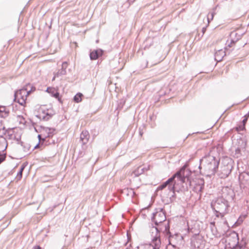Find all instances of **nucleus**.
I'll return each mask as SVG.
<instances>
[{"label": "nucleus", "instance_id": "f257e3e1", "mask_svg": "<svg viewBox=\"0 0 249 249\" xmlns=\"http://www.w3.org/2000/svg\"><path fill=\"white\" fill-rule=\"evenodd\" d=\"M220 159L219 157L208 155L199 160V172L206 177H211L218 172Z\"/></svg>", "mask_w": 249, "mask_h": 249}, {"label": "nucleus", "instance_id": "f03ea898", "mask_svg": "<svg viewBox=\"0 0 249 249\" xmlns=\"http://www.w3.org/2000/svg\"><path fill=\"white\" fill-rule=\"evenodd\" d=\"M191 179L188 178L187 180H177V183L169 184L167 186V190H165L164 195L167 198L168 203H172L176 201L177 196L176 192H185L188 191L189 187L191 185Z\"/></svg>", "mask_w": 249, "mask_h": 249}, {"label": "nucleus", "instance_id": "7ed1b4c3", "mask_svg": "<svg viewBox=\"0 0 249 249\" xmlns=\"http://www.w3.org/2000/svg\"><path fill=\"white\" fill-rule=\"evenodd\" d=\"M152 241L150 244L141 245L137 247V249H160L161 246L160 233L162 232L163 228L160 227L154 226L153 224L149 226Z\"/></svg>", "mask_w": 249, "mask_h": 249}, {"label": "nucleus", "instance_id": "20e7f679", "mask_svg": "<svg viewBox=\"0 0 249 249\" xmlns=\"http://www.w3.org/2000/svg\"><path fill=\"white\" fill-rule=\"evenodd\" d=\"M191 170L187 169L186 165L182 166L178 171L174 174L167 180L163 182L165 185L168 186L169 184H175L177 183V180L180 179L186 180L188 178L191 179Z\"/></svg>", "mask_w": 249, "mask_h": 249}, {"label": "nucleus", "instance_id": "39448f33", "mask_svg": "<svg viewBox=\"0 0 249 249\" xmlns=\"http://www.w3.org/2000/svg\"><path fill=\"white\" fill-rule=\"evenodd\" d=\"M187 232L193 234L191 238V249H204L205 241L203 237L199 235V232L194 233L193 228H190L189 227L187 228Z\"/></svg>", "mask_w": 249, "mask_h": 249}, {"label": "nucleus", "instance_id": "423d86ee", "mask_svg": "<svg viewBox=\"0 0 249 249\" xmlns=\"http://www.w3.org/2000/svg\"><path fill=\"white\" fill-rule=\"evenodd\" d=\"M166 219L164 208H156L152 213L151 220L154 226L161 227V224Z\"/></svg>", "mask_w": 249, "mask_h": 249}, {"label": "nucleus", "instance_id": "0eeeda50", "mask_svg": "<svg viewBox=\"0 0 249 249\" xmlns=\"http://www.w3.org/2000/svg\"><path fill=\"white\" fill-rule=\"evenodd\" d=\"M233 162L231 159L227 157L223 158L219 171V176L221 178H225L229 176L233 168Z\"/></svg>", "mask_w": 249, "mask_h": 249}, {"label": "nucleus", "instance_id": "6e6552de", "mask_svg": "<svg viewBox=\"0 0 249 249\" xmlns=\"http://www.w3.org/2000/svg\"><path fill=\"white\" fill-rule=\"evenodd\" d=\"M193 172L191 171V185L189 187L191 188L192 186V191L197 194H200V196H201V193L203 192L204 189V180L202 178H196V180H194L193 176Z\"/></svg>", "mask_w": 249, "mask_h": 249}, {"label": "nucleus", "instance_id": "1a4fd4ad", "mask_svg": "<svg viewBox=\"0 0 249 249\" xmlns=\"http://www.w3.org/2000/svg\"><path fill=\"white\" fill-rule=\"evenodd\" d=\"M227 200L224 199V197H218L215 201H213L211 203V207L212 209H217L222 212H225L228 213L227 210L230 207Z\"/></svg>", "mask_w": 249, "mask_h": 249}, {"label": "nucleus", "instance_id": "9d476101", "mask_svg": "<svg viewBox=\"0 0 249 249\" xmlns=\"http://www.w3.org/2000/svg\"><path fill=\"white\" fill-rule=\"evenodd\" d=\"M234 241H236L235 237L234 238ZM248 243V241L245 237H242L240 241L237 242H234L231 243H227L225 245V249H245Z\"/></svg>", "mask_w": 249, "mask_h": 249}, {"label": "nucleus", "instance_id": "9b49d317", "mask_svg": "<svg viewBox=\"0 0 249 249\" xmlns=\"http://www.w3.org/2000/svg\"><path fill=\"white\" fill-rule=\"evenodd\" d=\"M28 94L27 93V91H25L22 88L17 90L14 93V99L15 102H17L21 106H24Z\"/></svg>", "mask_w": 249, "mask_h": 249}, {"label": "nucleus", "instance_id": "f8f14e48", "mask_svg": "<svg viewBox=\"0 0 249 249\" xmlns=\"http://www.w3.org/2000/svg\"><path fill=\"white\" fill-rule=\"evenodd\" d=\"M105 51L102 49L98 48L94 50H90L89 53V58L91 61L97 59H103Z\"/></svg>", "mask_w": 249, "mask_h": 249}, {"label": "nucleus", "instance_id": "ddd939ff", "mask_svg": "<svg viewBox=\"0 0 249 249\" xmlns=\"http://www.w3.org/2000/svg\"><path fill=\"white\" fill-rule=\"evenodd\" d=\"M40 127L47 133V135L42 138V143H44L47 145L48 144L47 143V138H52L54 134V132L56 129L53 127H48L43 126H41Z\"/></svg>", "mask_w": 249, "mask_h": 249}, {"label": "nucleus", "instance_id": "4468645a", "mask_svg": "<svg viewBox=\"0 0 249 249\" xmlns=\"http://www.w3.org/2000/svg\"><path fill=\"white\" fill-rule=\"evenodd\" d=\"M235 195L233 190L228 189L226 193L223 192L222 196L221 197H224V199L227 200V202L229 204L234 200Z\"/></svg>", "mask_w": 249, "mask_h": 249}, {"label": "nucleus", "instance_id": "2eb2a0df", "mask_svg": "<svg viewBox=\"0 0 249 249\" xmlns=\"http://www.w3.org/2000/svg\"><path fill=\"white\" fill-rule=\"evenodd\" d=\"M239 179L245 186L249 187V172H243L239 174Z\"/></svg>", "mask_w": 249, "mask_h": 249}, {"label": "nucleus", "instance_id": "dca6fc26", "mask_svg": "<svg viewBox=\"0 0 249 249\" xmlns=\"http://www.w3.org/2000/svg\"><path fill=\"white\" fill-rule=\"evenodd\" d=\"M177 237H179L178 234L170 235L168 236V244L167 246V249H178V248L177 247L174 242V239H175Z\"/></svg>", "mask_w": 249, "mask_h": 249}, {"label": "nucleus", "instance_id": "f3484780", "mask_svg": "<svg viewBox=\"0 0 249 249\" xmlns=\"http://www.w3.org/2000/svg\"><path fill=\"white\" fill-rule=\"evenodd\" d=\"M247 144V140L245 136H239L237 138L235 146L239 147L240 148L246 149Z\"/></svg>", "mask_w": 249, "mask_h": 249}, {"label": "nucleus", "instance_id": "a211bd4d", "mask_svg": "<svg viewBox=\"0 0 249 249\" xmlns=\"http://www.w3.org/2000/svg\"><path fill=\"white\" fill-rule=\"evenodd\" d=\"M244 33H238L235 31L232 32L231 34V43L228 45L229 47H231V44H235V43L241 38Z\"/></svg>", "mask_w": 249, "mask_h": 249}, {"label": "nucleus", "instance_id": "6ab92c4d", "mask_svg": "<svg viewBox=\"0 0 249 249\" xmlns=\"http://www.w3.org/2000/svg\"><path fill=\"white\" fill-rule=\"evenodd\" d=\"M68 67V63L67 61H64L62 63L61 68L55 73V76L58 77L60 76L64 75L66 74V69Z\"/></svg>", "mask_w": 249, "mask_h": 249}, {"label": "nucleus", "instance_id": "aec40b11", "mask_svg": "<svg viewBox=\"0 0 249 249\" xmlns=\"http://www.w3.org/2000/svg\"><path fill=\"white\" fill-rule=\"evenodd\" d=\"M235 237L236 241L235 242H237V241H240L238 236V234L235 231H232L230 234V236L226 240V244L227 243H234V238Z\"/></svg>", "mask_w": 249, "mask_h": 249}, {"label": "nucleus", "instance_id": "412c9836", "mask_svg": "<svg viewBox=\"0 0 249 249\" xmlns=\"http://www.w3.org/2000/svg\"><path fill=\"white\" fill-rule=\"evenodd\" d=\"M161 227L163 228L162 232L166 235L167 236L169 235H172L170 231V221L168 220L166 223H162L161 224Z\"/></svg>", "mask_w": 249, "mask_h": 249}, {"label": "nucleus", "instance_id": "4be33fe9", "mask_svg": "<svg viewBox=\"0 0 249 249\" xmlns=\"http://www.w3.org/2000/svg\"><path fill=\"white\" fill-rule=\"evenodd\" d=\"M227 52L223 51L222 50H219L215 53V60L217 62L221 61L224 56L226 55Z\"/></svg>", "mask_w": 249, "mask_h": 249}, {"label": "nucleus", "instance_id": "5701e85b", "mask_svg": "<svg viewBox=\"0 0 249 249\" xmlns=\"http://www.w3.org/2000/svg\"><path fill=\"white\" fill-rule=\"evenodd\" d=\"M89 135L88 131H82L80 134V141L84 145L86 144L89 141Z\"/></svg>", "mask_w": 249, "mask_h": 249}, {"label": "nucleus", "instance_id": "b1692460", "mask_svg": "<svg viewBox=\"0 0 249 249\" xmlns=\"http://www.w3.org/2000/svg\"><path fill=\"white\" fill-rule=\"evenodd\" d=\"M22 88L25 90V91H27V93L28 95L36 90V88L29 83L26 84Z\"/></svg>", "mask_w": 249, "mask_h": 249}, {"label": "nucleus", "instance_id": "393cba45", "mask_svg": "<svg viewBox=\"0 0 249 249\" xmlns=\"http://www.w3.org/2000/svg\"><path fill=\"white\" fill-rule=\"evenodd\" d=\"M9 110L6 106H0V117L6 118L9 115Z\"/></svg>", "mask_w": 249, "mask_h": 249}, {"label": "nucleus", "instance_id": "a878e982", "mask_svg": "<svg viewBox=\"0 0 249 249\" xmlns=\"http://www.w3.org/2000/svg\"><path fill=\"white\" fill-rule=\"evenodd\" d=\"M46 91L48 93H50L52 97H54L56 99H59V93L58 92L56 91L54 88L51 87H48ZM58 100L59 101V100Z\"/></svg>", "mask_w": 249, "mask_h": 249}, {"label": "nucleus", "instance_id": "bb28decb", "mask_svg": "<svg viewBox=\"0 0 249 249\" xmlns=\"http://www.w3.org/2000/svg\"><path fill=\"white\" fill-rule=\"evenodd\" d=\"M149 166L147 168L140 166L133 171V174L135 177H138L140 175L143 173L145 171H147L149 170Z\"/></svg>", "mask_w": 249, "mask_h": 249}, {"label": "nucleus", "instance_id": "cd10ccee", "mask_svg": "<svg viewBox=\"0 0 249 249\" xmlns=\"http://www.w3.org/2000/svg\"><path fill=\"white\" fill-rule=\"evenodd\" d=\"M233 129L237 131L239 134L243 136L244 134L242 133H240V131H243L246 130V124L241 122L240 124L234 127Z\"/></svg>", "mask_w": 249, "mask_h": 249}, {"label": "nucleus", "instance_id": "c85d7f7f", "mask_svg": "<svg viewBox=\"0 0 249 249\" xmlns=\"http://www.w3.org/2000/svg\"><path fill=\"white\" fill-rule=\"evenodd\" d=\"M28 165L27 162H25L22 163V164L21 165V166L19 168V171L18 172L17 174V178L18 180H20L21 179L22 177V173L24 171L25 167Z\"/></svg>", "mask_w": 249, "mask_h": 249}, {"label": "nucleus", "instance_id": "c756f323", "mask_svg": "<svg viewBox=\"0 0 249 249\" xmlns=\"http://www.w3.org/2000/svg\"><path fill=\"white\" fill-rule=\"evenodd\" d=\"M122 194L126 196H131L133 197L135 195V192L133 189L126 188L122 191Z\"/></svg>", "mask_w": 249, "mask_h": 249}, {"label": "nucleus", "instance_id": "7c9ffc66", "mask_svg": "<svg viewBox=\"0 0 249 249\" xmlns=\"http://www.w3.org/2000/svg\"><path fill=\"white\" fill-rule=\"evenodd\" d=\"M245 149L240 148L239 147L236 146L235 149V153L233 155V157L235 158H239L242 155V151H245Z\"/></svg>", "mask_w": 249, "mask_h": 249}, {"label": "nucleus", "instance_id": "2f4dec72", "mask_svg": "<svg viewBox=\"0 0 249 249\" xmlns=\"http://www.w3.org/2000/svg\"><path fill=\"white\" fill-rule=\"evenodd\" d=\"M83 95L80 92L77 93L73 97V100L75 103H78L82 101Z\"/></svg>", "mask_w": 249, "mask_h": 249}, {"label": "nucleus", "instance_id": "473e14b6", "mask_svg": "<svg viewBox=\"0 0 249 249\" xmlns=\"http://www.w3.org/2000/svg\"><path fill=\"white\" fill-rule=\"evenodd\" d=\"M125 99L124 98L120 99L118 101L117 107L116 109L120 110L122 109L125 103Z\"/></svg>", "mask_w": 249, "mask_h": 249}, {"label": "nucleus", "instance_id": "72a5a7b5", "mask_svg": "<svg viewBox=\"0 0 249 249\" xmlns=\"http://www.w3.org/2000/svg\"><path fill=\"white\" fill-rule=\"evenodd\" d=\"M216 9V7L213 8V11L209 13L207 16V20L208 24H209V23L213 19L214 16L215 15V10Z\"/></svg>", "mask_w": 249, "mask_h": 249}, {"label": "nucleus", "instance_id": "f704fd0d", "mask_svg": "<svg viewBox=\"0 0 249 249\" xmlns=\"http://www.w3.org/2000/svg\"><path fill=\"white\" fill-rule=\"evenodd\" d=\"M213 211L214 212L215 215L216 217H221L222 218L224 217V215L226 213H227V212H222L221 211H219V210H218L217 209H213Z\"/></svg>", "mask_w": 249, "mask_h": 249}, {"label": "nucleus", "instance_id": "c9c22d12", "mask_svg": "<svg viewBox=\"0 0 249 249\" xmlns=\"http://www.w3.org/2000/svg\"><path fill=\"white\" fill-rule=\"evenodd\" d=\"M246 216L245 215L243 216L240 215L236 220V221L232 224L231 227H232L234 225L239 226L241 224H242L244 221V219L245 218Z\"/></svg>", "mask_w": 249, "mask_h": 249}, {"label": "nucleus", "instance_id": "e433bc0d", "mask_svg": "<svg viewBox=\"0 0 249 249\" xmlns=\"http://www.w3.org/2000/svg\"><path fill=\"white\" fill-rule=\"evenodd\" d=\"M20 144L22 146L23 151L27 152L30 150L31 146L30 144L27 143H24L22 141H20Z\"/></svg>", "mask_w": 249, "mask_h": 249}, {"label": "nucleus", "instance_id": "4c0bfd02", "mask_svg": "<svg viewBox=\"0 0 249 249\" xmlns=\"http://www.w3.org/2000/svg\"><path fill=\"white\" fill-rule=\"evenodd\" d=\"M53 114L49 113L48 111H47L45 115L42 116V120L46 121H48L53 117Z\"/></svg>", "mask_w": 249, "mask_h": 249}, {"label": "nucleus", "instance_id": "58836bf2", "mask_svg": "<svg viewBox=\"0 0 249 249\" xmlns=\"http://www.w3.org/2000/svg\"><path fill=\"white\" fill-rule=\"evenodd\" d=\"M243 120L242 121V123H243V124H246L247 123V121H248V120L249 118V112H248L247 114H246L243 117Z\"/></svg>", "mask_w": 249, "mask_h": 249}, {"label": "nucleus", "instance_id": "ea45409f", "mask_svg": "<svg viewBox=\"0 0 249 249\" xmlns=\"http://www.w3.org/2000/svg\"><path fill=\"white\" fill-rule=\"evenodd\" d=\"M18 118L19 119V121L20 124H25L26 123V121L25 118L21 115H18Z\"/></svg>", "mask_w": 249, "mask_h": 249}, {"label": "nucleus", "instance_id": "a19ab883", "mask_svg": "<svg viewBox=\"0 0 249 249\" xmlns=\"http://www.w3.org/2000/svg\"><path fill=\"white\" fill-rule=\"evenodd\" d=\"M167 187V186L165 185V183L164 182H162L161 184H160L157 188V189L159 190H162L164 189H165Z\"/></svg>", "mask_w": 249, "mask_h": 249}, {"label": "nucleus", "instance_id": "79ce46f5", "mask_svg": "<svg viewBox=\"0 0 249 249\" xmlns=\"http://www.w3.org/2000/svg\"><path fill=\"white\" fill-rule=\"evenodd\" d=\"M84 147H82V150H81L79 152L78 157L79 158H82L84 155L85 154V152L84 151Z\"/></svg>", "mask_w": 249, "mask_h": 249}, {"label": "nucleus", "instance_id": "37998d69", "mask_svg": "<svg viewBox=\"0 0 249 249\" xmlns=\"http://www.w3.org/2000/svg\"><path fill=\"white\" fill-rule=\"evenodd\" d=\"M6 159V154L3 153L2 156H0V164H1Z\"/></svg>", "mask_w": 249, "mask_h": 249}, {"label": "nucleus", "instance_id": "c03bdc74", "mask_svg": "<svg viewBox=\"0 0 249 249\" xmlns=\"http://www.w3.org/2000/svg\"><path fill=\"white\" fill-rule=\"evenodd\" d=\"M209 24H207V25H206L205 27H203L201 30V32H202V35L201 36V37H202L204 35V34H205V33L206 32V30H207V28L208 27V26L209 25Z\"/></svg>", "mask_w": 249, "mask_h": 249}, {"label": "nucleus", "instance_id": "a18cd8bd", "mask_svg": "<svg viewBox=\"0 0 249 249\" xmlns=\"http://www.w3.org/2000/svg\"><path fill=\"white\" fill-rule=\"evenodd\" d=\"M144 126H142V127H140L139 128V135L140 136H142L143 134V130L144 129Z\"/></svg>", "mask_w": 249, "mask_h": 249}, {"label": "nucleus", "instance_id": "49530a36", "mask_svg": "<svg viewBox=\"0 0 249 249\" xmlns=\"http://www.w3.org/2000/svg\"><path fill=\"white\" fill-rule=\"evenodd\" d=\"M15 140L18 142V144H20V141H21V136H19L18 137H15Z\"/></svg>", "mask_w": 249, "mask_h": 249}, {"label": "nucleus", "instance_id": "de8ad7c7", "mask_svg": "<svg viewBox=\"0 0 249 249\" xmlns=\"http://www.w3.org/2000/svg\"><path fill=\"white\" fill-rule=\"evenodd\" d=\"M6 133L7 132H6L5 131H1V128H0V138H3V135H6Z\"/></svg>", "mask_w": 249, "mask_h": 249}, {"label": "nucleus", "instance_id": "09e8293b", "mask_svg": "<svg viewBox=\"0 0 249 249\" xmlns=\"http://www.w3.org/2000/svg\"><path fill=\"white\" fill-rule=\"evenodd\" d=\"M37 138L38 139L39 142H40L41 141H42V138H41V134H38V135Z\"/></svg>", "mask_w": 249, "mask_h": 249}, {"label": "nucleus", "instance_id": "8fccbe9b", "mask_svg": "<svg viewBox=\"0 0 249 249\" xmlns=\"http://www.w3.org/2000/svg\"><path fill=\"white\" fill-rule=\"evenodd\" d=\"M40 110L42 112V113L44 114L43 115H45L46 114V112L48 111V109L47 110H44V109H40Z\"/></svg>", "mask_w": 249, "mask_h": 249}, {"label": "nucleus", "instance_id": "3c124183", "mask_svg": "<svg viewBox=\"0 0 249 249\" xmlns=\"http://www.w3.org/2000/svg\"><path fill=\"white\" fill-rule=\"evenodd\" d=\"M33 249H42V248L38 245L35 246Z\"/></svg>", "mask_w": 249, "mask_h": 249}, {"label": "nucleus", "instance_id": "603ef678", "mask_svg": "<svg viewBox=\"0 0 249 249\" xmlns=\"http://www.w3.org/2000/svg\"><path fill=\"white\" fill-rule=\"evenodd\" d=\"M36 117L39 119H42V116L40 114L36 115Z\"/></svg>", "mask_w": 249, "mask_h": 249}, {"label": "nucleus", "instance_id": "864d4df0", "mask_svg": "<svg viewBox=\"0 0 249 249\" xmlns=\"http://www.w3.org/2000/svg\"><path fill=\"white\" fill-rule=\"evenodd\" d=\"M47 143H48L47 145L50 144L51 143L54 144L55 143V141L52 140V142H50L48 141V140H47Z\"/></svg>", "mask_w": 249, "mask_h": 249}, {"label": "nucleus", "instance_id": "5fc2aeb1", "mask_svg": "<svg viewBox=\"0 0 249 249\" xmlns=\"http://www.w3.org/2000/svg\"><path fill=\"white\" fill-rule=\"evenodd\" d=\"M224 224L226 225H227L229 228L230 227V225L228 224V222L227 220H225L224 222Z\"/></svg>", "mask_w": 249, "mask_h": 249}, {"label": "nucleus", "instance_id": "6e6d98bb", "mask_svg": "<svg viewBox=\"0 0 249 249\" xmlns=\"http://www.w3.org/2000/svg\"><path fill=\"white\" fill-rule=\"evenodd\" d=\"M1 131H5L6 132H7V130L6 129V128L5 126H3L2 128L1 129Z\"/></svg>", "mask_w": 249, "mask_h": 249}, {"label": "nucleus", "instance_id": "4d7b16f0", "mask_svg": "<svg viewBox=\"0 0 249 249\" xmlns=\"http://www.w3.org/2000/svg\"><path fill=\"white\" fill-rule=\"evenodd\" d=\"M155 118H156V116H155L154 115H152V116H150V119L151 120H154Z\"/></svg>", "mask_w": 249, "mask_h": 249}, {"label": "nucleus", "instance_id": "13d9d810", "mask_svg": "<svg viewBox=\"0 0 249 249\" xmlns=\"http://www.w3.org/2000/svg\"><path fill=\"white\" fill-rule=\"evenodd\" d=\"M134 0H133L131 1L130 0H128V2L129 5H130L131 3H132L134 2Z\"/></svg>", "mask_w": 249, "mask_h": 249}, {"label": "nucleus", "instance_id": "bf43d9fd", "mask_svg": "<svg viewBox=\"0 0 249 249\" xmlns=\"http://www.w3.org/2000/svg\"><path fill=\"white\" fill-rule=\"evenodd\" d=\"M39 142H38V143L37 144H36L35 146V147H34V148L33 150H34L36 148L39 146Z\"/></svg>", "mask_w": 249, "mask_h": 249}, {"label": "nucleus", "instance_id": "052dcab7", "mask_svg": "<svg viewBox=\"0 0 249 249\" xmlns=\"http://www.w3.org/2000/svg\"><path fill=\"white\" fill-rule=\"evenodd\" d=\"M233 106V105H231V106H230L229 107H228L226 110H224V111L223 112V113H222V115L226 111V110L229 109L231 107H232Z\"/></svg>", "mask_w": 249, "mask_h": 249}, {"label": "nucleus", "instance_id": "680f3d73", "mask_svg": "<svg viewBox=\"0 0 249 249\" xmlns=\"http://www.w3.org/2000/svg\"><path fill=\"white\" fill-rule=\"evenodd\" d=\"M30 121L32 123V124L33 126H34L36 124V123L33 122L31 120H30Z\"/></svg>", "mask_w": 249, "mask_h": 249}, {"label": "nucleus", "instance_id": "e2e57ef3", "mask_svg": "<svg viewBox=\"0 0 249 249\" xmlns=\"http://www.w3.org/2000/svg\"><path fill=\"white\" fill-rule=\"evenodd\" d=\"M191 135V134H189L186 137V138L184 139V141H185L187 139V138Z\"/></svg>", "mask_w": 249, "mask_h": 249}, {"label": "nucleus", "instance_id": "0e129e2a", "mask_svg": "<svg viewBox=\"0 0 249 249\" xmlns=\"http://www.w3.org/2000/svg\"><path fill=\"white\" fill-rule=\"evenodd\" d=\"M55 77H57V76H55V73L54 74V76L53 77L52 80H54L55 78Z\"/></svg>", "mask_w": 249, "mask_h": 249}, {"label": "nucleus", "instance_id": "69168bd1", "mask_svg": "<svg viewBox=\"0 0 249 249\" xmlns=\"http://www.w3.org/2000/svg\"><path fill=\"white\" fill-rule=\"evenodd\" d=\"M3 154L1 153V151H0V156H2Z\"/></svg>", "mask_w": 249, "mask_h": 249}, {"label": "nucleus", "instance_id": "338daca9", "mask_svg": "<svg viewBox=\"0 0 249 249\" xmlns=\"http://www.w3.org/2000/svg\"><path fill=\"white\" fill-rule=\"evenodd\" d=\"M147 48H148L149 47H148V46H147V45H146L145 46V47H144V49H145V48H147Z\"/></svg>", "mask_w": 249, "mask_h": 249}, {"label": "nucleus", "instance_id": "774afa93", "mask_svg": "<svg viewBox=\"0 0 249 249\" xmlns=\"http://www.w3.org/2000/svg\"><path fill=\"white\" fill-rule=\"evenodd\" d=\"M35 131H36V132H37V131L35 127Z\"/></svg>", "mask_w": 249, "mask_h": 249}]
</instances>
